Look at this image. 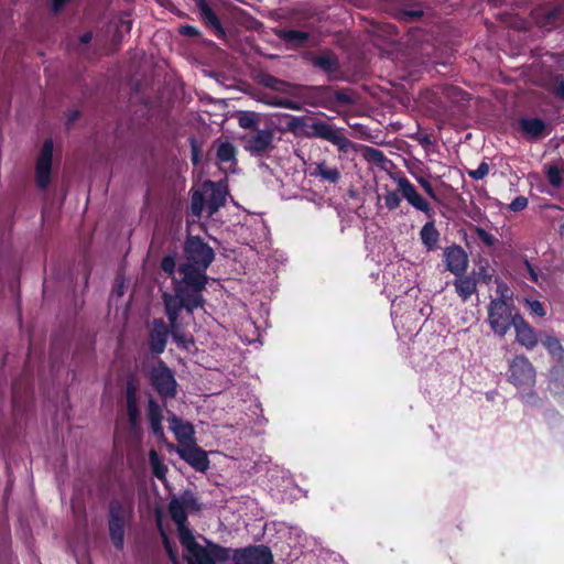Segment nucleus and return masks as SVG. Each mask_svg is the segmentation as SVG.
<instances>
[{"mask_svg":"<svg viewBox=\"0 0 564 564\" xmlns=\"http://www.w3.org/2000/svg\"><path fill=\"white\" fill-rule=\"evenodd\" d=\"M185 261L177 267V276H173L171 295L204 299L203 291L209 282L207 269L215 260L214 249L199 236L188 235L184 241Z\"/></svg>","mask_w":564,"mask_h":564,"instance_id":"f257e3e1","label":"nucleus"},{"mask_svg":"<svg viewBox=\"0 0 564 564\" xmlns=\"http://www.w3.org/2000/svg\"><path fill=\"white\" fill-rule=\"evenodd\" d=\"M164 312L171 326V336L176 343L178 348L188 350L191 346L195 345L193 335L184 334L182 332V324L180 315L182 310L188 314H193L197 308H203L205 299H191L171 295L169 292L162 294Z\"/></svg>","mask_w":564,"mask_h":564,"instance_id":"f03ea898","label":"nucleus"},{"mask_svg":"<svg viewBox=\"0 0 564 564\" xmlns=\"http://www.w3.org/2000/svg\"><path fill=\"white\" fill-rule=\"evenodd\" d=\"M180 543L186 551L184 558L188 564H217L225 563L230 558V547H225L208 539H205L206 544L202 545L193 533L185 535Z\"/></svg>","mask_w":564,"mask_h":564,"instance_id":"7ed1b4c3","label":"nucleus"},{"mask_svg":"<svg viewBox=\"0 0 564 564\" xmlns=\"http://www.w3.org/2000/svg\"><path fill=\"white\" fill-rule=\"evenodd\" d=\"M132 516L131 502L112 498L108 505V531L113 546L121 551L124 544L126 524Z\"/></svg>","mask_w":564,"mask_h":564,"instance_id":"20e7f679","label":"nucleus"},{"mask_svg":"<svg viewBox=\"0 0 564 564\" xmlns=\"http://www.w3.org/2000/svg\"><path fill=\"white\" fill-rule=\"evenodd\" d=\"M531 17L538 28L552 31L564 25V0H534Z\"/></svg>","mask_w":564,"mask_h":564,"instance_id":"39448f33","label":"nucleus"},{"mask_svg":"<svg viewBox=\"0 0 564 564\" xmlns=\"http://www.w3.org/2000/svg\"><path fill=\"white\" fill-rule=\"evenodd\" d=\"M302 95L311 105L325 108H332L337 104L351 105L354 102L349 94L343 89H335L333 86H305Z\"/></svg>","mask_w":564,"mask_h":564,"instance_id":"423d86ee","label":"nucleus"},{"mask_svg":"<svg viewBox=\"0 0 564 564\" xmlns=\"http://www.w3.org/2000/svg\"><path fill=\"white\" fill-rule=\"evenodd\" d=\"M512 303L503 299H492L488 305V323L491 330L503 337L516 323Z\"/></svg>","mask_w":564,"mask_h":564,"instance_id":"0eeeda50","label":"nucleus"},{"mask_svg":"<svg viewBox=\"0 0 564 564\" xmlns=\"http://www.w3.org/2000/svg\"><path fill=\"white\" fill-rule=\"evenodd\" d=\"M149 381L161 399H174L177 394V381L174 372L163 361L159 360L149 372Z\"/></svg>","mask_w":564,"mask_h":564,"instance_id":"6e6552de","label":"nucleus"},{"mask_svg":"<svg viewBox=\"0 0 564 564\" xmlns=\"http://www.w3.org/2000/svg\"><path fill=\"white\" fill-rule=\"evenodd\" d=\"M307 128L308 130L305 132V137L326 140L336 145L340 151H345L351 143L350 140L343 134L340 129H337L326 121L314 120Z\"/></svg>","mask_w":564,"mask_h":564,"instance_id":"1a4fd4ad","label":"nucleus"},{"mask_svg":"<svg viewBox=\"0 0 564 564\" xmlns=\"http://www.w3.org/2000/svg\"><path fill=\"white\" fill-rule=\"evenodd\" d=\"M243 148L252 156L263 158L271 152L274 145V131L270 128L259 129L242 138Z\"/></svg>","mask_w":564,"mask_h":564,"instance_id":"9d476101","label":"nucleus"},{"mask_svg":"<svg viewBox=\"0 0 564 564\" xmlns=\"http://www.w3.org/2000/svg\"><path fill=\"white\" fill-rule=\"evenodd\" d=\"M53 151V140L46 139L43 142L35 164V183L42 191L46 189L51 183Z\"/></svg>","mask_w":564,"mask_h":564,"instance_id":"9b49d317","label":"nucleus"},{"mask_svg":"<svg viewBox=\"0 0 564 564\" xmlns=\"http://www.w3.org/2000/svg\"><path fill=\"white\" fill-rule=\"evenodd\" d=\"M508 380L516 387H531L534 384L535 370L525 356L518 355L511 360Z\"/></svg>","mask_w":564,"mask_h":564,"instance_id":"f8f14e48","label":"nucleus"},{"mask_svg":"<svg viewBox=\"0 0 564 564\" xmlns=\"http://www.w3.org/2000/svg\"><path fill=\"white\" fill-rule=\"evenodd\" d=\"M231 552V557L237 564H273V554L270 547L263 544L235 549Z\"/></svg>","mask_w":564,"mask_h":564,"instance_id":"ddd939ff","label":"nucleus"},{"mask_svg":"<svg viewBox=\"0 0 564 564\" xmlns=\"http://www.w3.org/2000/svg\"><path fill=\"white\" fill-rule=\"evenodd\" d=\"M521 137L529 142H538L551 133L549 124L539 117H520L517 122Z\"/></svg>","mask_w":564,"mask_h":564,"instance_id":"4468645a","label":"nucleus"},{"mask_svg":"<svg viewBox=\"0 0 564 564\" xmlns=\"http://www.w3.org/2000/svg\"><path fill=\"white\" fill-rule=\"evenodd\" d=\"M202 24L217 39L226 40L227 31L216 11L207 0H195Z\"/></svg>","mask_w":564,"mask_h":564,"instance_id":"2eb2a0df","label":"nucleus"},{"mask_svg":"<svg viewBox=\"0 0 564 564\" xmlns=\"http://www.w3.org/2000/svg\"><path fill=\"white\" fill-rule=\"evenodd\" d=\"M176 453L195 470L205 473L209 468V458L207 452L197 445L196 442L177 446Z\"/></svg>","mask_w":564,"mask_h":564,"instance_id":"dca6fc26","label":"nucleus"},{"mask_svg":"<svg viewBox=\"0 0 564 564\" xmlns=\"http://www.w3.org/2000/svg\"><path fill=\"white\" fill-rule=\"evenodd\" d=\"M443 257L446 270L452 274L459 276L466 273L469 264V258L462 246L453 243L446 247L443 251Z\"/></svg>","mask_w":564,"mask_h":564,"instance_id":"f3484780","label":"nucleus"},{"mask_svg":"<svg viewBox=\"0 0 564 564\" xmlns=\"http://www.w3.org/2000/svg\"><path fill=\"white\" fill-rule=\"evenodd\" d=\"M170 335V324L167 325L162 318H154L148 334V346L150 351L153 355L163 354Z\"/></svg>","mask_w":564,"mask_h":564,"instance_id":"a211bd4d","label":"nucleus"},{"mask_svg":"<svg viewBox=\"0 0 564 564\" xmlns=\"http://www.w3.org/2000/svg\"><path fill=\"white\" fill-rule=\"evenodd\" d=\"M398 189L401 197L406 199L411 206L424 213L429 218L433 217L434 212L431 205L417 193L415 186L405 176L398 178Z\"/></svg>","mask_w":564,"mask_h":564,"instance_id":"6ab92c4d","label":"nucleus"},{"mask_svg":"<svg viewBox=\"0 0 564 564\" xmlns=\"http://www.w3.org/2000/svg\"><path fill=\"white\" fill-rule=\"evenodd\" d=\"M391 9L394 17L405 23L417 21L424 14L422 4L414 0H399Z\"/></svg>","mask_w":564,"mask_h":564,"instance_id":"aec40b11","label":"nucleus"},{"mask_svg":"<svg viewBox=\"0 0 564 564\" xmlns=\"http://www.w3.org/2000/svg\"><path fill=\"white\" fill-rule=\"evenodd\" d=\"M513 328L516 330V340L521 346L531 350L538 345L539 339L534 328L518 312H516Z\"/></svg>","mask_w":564,"mask_h":564,"instance_id":"412c9836","label":"nucleus"},{"mask_svg":"<svg viewBox=\"0 0 564 564\" xmlns=\"http://www.w3.org/2000/svg\"><path fill=\"white\" fill-rule=\"evenodd\" d=\"M124 395L128 421L132 426H134L140 417V409L138 405V382L132 376L127 379Z\"/></svg>","mask_w":564,"mask_h":564,"instance_id":"4be33fe9","label":"nucleus"},{"mask_svg":"<svg viewBox=\"0 0 564 564\" xmlns=\"http://www.w3.org/2000/svg\"><path fill=\"white\" fill-rule=\"evenodd\" d=\"M170 429L175 435V438L178 443L177 446L191 444L192 442H196L195 440V430L191 422L183 421L180 416L172 414L169 417Z\"/></svg>","mask_w":564,"mask_h":564,"instance_id":"5701e85b","label":"nucleus"},{"mask_svg":"<svg viewBox=\"0 0 564 564\" xmlns=\"http://www.w3.org/2000/svg\"><path fill=\"white\" fill-rule=\"evenodd\" d=\"M169 512L171 519L175 522L177 527L178 540L185 538V535H189L191 533H193L188 527L187 511L178 498H172L170 500Z\"/></svg>","mask_w":564,"mask_h":564,"instance_id":"b1692460","label":"nucleus"},{"mask_svg":"<svg viewBox=\"0 0 564 564\" xmlns=\"http://www.w3.org/2000/svg\"><path fill=\"white\" fill-rule=\"evenodd\" d=\"M310 62L315 68L326 73L328 76L339 70L338 57L332 51L313 54L310 57Z\"/></svg>","mask_w":564,"mask_h":564,"instance_id":"393cba45","label":"nucleus"},{"mask_svg":"<svg viewBox=\"0 0 564 564\" xmlns=\"http://www.w3.org/2000/svg\"><path fill=\"white\" fill-rule=\"evenodd\" d=\"M431 220L423 225L420 230V239L427 251H433L438 248L440 231L435 227V220Z\"/></svg>","mask_w":564,"mask_h":564,"instance_id":"a878e982","label":"nucleus"},{"mask_svg":"<svg viewBox=\"0 0 564 564\" xmlns=\"http://www.w3.org/2000/svg\"><path fill=\"white\" fill-rule=\"evenodd\" d=\"M454 286L457 295L464 302H466L473 294L477 292V281L475 276L466 275V273L456 276Z\"/></svg>","mask_w":564,"mask_h":564,"instance_id":"bb28decb","label":"nucleus"},{"mask_svg":"<svg viewBox=\"0 0 564 564\" xmlns=\"http://www.w3.org/2000/svg\"><path fill=\"white\" fill-rule=\"evenodd\" d=\"M148 420H149V425H150L152 433L156 437H163L164 431H163V426H162V420H163L162 410H161L160 405L158 404V402L152 399L149 401Z\"/></svg>","mask_w":564,"mask_h":564,"instance_id":"cd10ccee","label":"nucleus"},{"mask_svg":"<svg viewBox=\"0 0 564 564\" xmlns=\"http://www.w3.org/2000/svg\"><path fill=\"white\" fill-rule=\"evenodd\" d=\"M279 39L283 40L286 44L302 47L308 42L310 35L305 31L301 30H278L275 32Z\"/></svg>","mask_w":564,"mask_h":564,"instance_id":"c85d7f7f","label":"nucleus"},{"mask_svg":"<svg viewBox=\"0 0 564 564\" xmlns=\"http://www.w3.org/2000/svg\"><path fill=\"white\" fill-rule=\"evenodd\" d=\"M312 176L321 177L322 180L336 184L340 180V172L337 167H332L326 162L315 164L314 170L311 172Z\"/></svg>","mask_w":564,"mask_h":564,"instance_id":"c756f323","label":"nucleus"},{"mask_svg":"<svg viewBox=\"0 0 564 564\" xmlns=\"http://www.w3.org/2000/svg\"><path fill=\"white\" fill-rule=\"evenodd\" d=\"M541 344L557 362L564 361V347L561 340L552 335H545L541 338Z\"/></svg>","mask_w":564,"mask_h":564,"instance_id":"7c9ffc66","label":"nucleus"},{"mask_svg":"<svg viewBox=\"0 0 564 564\" xmlns=\"http://www.w3.org/2000/svg\"><path fill=\"white\" fill-rule=\"evenodd\" d=\"M546 89L557 99L564 101V75L557 74L554 75L547 86Z\"/></svg>","mask_w":564,"mask_h":564,"instance_id":"2f4dec72","label":"nucleus"},{"mask_svg":"<svg viewBox=\"0 0 564 564\" xmlns=\"http://www.w3.org/2000/svg\"><path fill=\"white\" fill-rule=\"evenodd\" d=\"M149 458L153 475L160 480L165 479L167 467L161 462L158 453L154 449L150 452Z\"/></svg>","mask_w":564,"mask_h":564,"instance_id":"473e14b6","label":"nucleus"},{"mask_svg":"<svg viewBox=\"0 0 564 564\" xmlns=\"http://www.w3.org/2000/svg\"><path fill=\"white\" fill-rule=\"evenodd\" d=\"M261 83L265 87H268V88H270L272 90L282 91V93H286L288 91L286 88L291 86L288 82L279 79L275 76L270 75V74L263 75V77L261 79Z\"/></svg>","mask_w":564,"mask_h":564,"instance_id":"72a5a7b5","label":"nucleus"},{"mask_svg":"<svg viewBox=\"0 0 564 564\" xmlns=\"http://www.w3.org/2000/svg\"><path fill=\"white\" fill-rule=\"evenodd\" d=\"M217 160L221 163L230 162L235 160L236 156V148L230 142H223L217 149L216 153Z\"/></svg>","mask_w":564,"mask_h":564,"instance_id":"f704fd0d","label":"nucleus"},{"mask_svg":"<svg viewBox=\"0 0 564 564\" xmlns=\"http://www.w3.org/2000/svg\"><path fill=\"white\" fill-rule=\"evenodd\" d=\"M239 127L242 129H249L252 132L259 130L258 123V115L256 112H242L238 118Z\"/></svg>","mask_w":564,"mask_h":564,"instance_id":"c9c22d12","label":"nucleus"},{"mask_svg":"<svg viewBox=\"0 0 564 564\" xmlns=\"http://www.w3.org/2000/svg\"><path fill=\"white\" fill-rule=\"evenodd\" d=\"M160 268L167 276L171 278V280L173 279V276H176L175 275V271H177L176 254L170 253V254L164 256L160 262Z\"/></svg>","mask_w":564,"mask_h":564,"instance_id":"e433bc0d","label":"nucleus"},{"mask_svg":"<svg viewBox=\"0 0 564 564\" xmlns=\"http://www.w3.org/2000/svg\"><path fill=\"white\" fill-rule=\"evenodd\" d=\"M180 501L184 505V508L189 511H200V505L197 497L191 490H186L180 498Z\"/></svg>","mask_w":564,"mask_h":564,"instance_id":"4c0bfd02","label":"nucleus"},{"mask_svg":"<svg viewBox=\"0 0 564 564\" xmlns=\"http://www.w3.org/2000/svg\"><path fill=\"white\" fill-rule=\"evenodd\" d=\"M471 230L477 235L478 239L487 247H494L498 243V239L485 230L482 227L473 226Z\"/></svg>","mask_w":564,"mask_h":564,"instance_id":"58836bf2","label":"nucleus"},{"mask_svg":"<svg viewBox=\"0 0 564 564\" xmlns=\"http://www.w3.org/2000/svg\"><path fill=\"white\" fill-rule=\"evenodd\" d=\"M161 541H162L163 547L167 554V557L172 562V564H178L180 561H178L177 550L175 549L169 534H163V538L161 539Z\"/></svg>","mask_w":564,"mask_h":564,"instance_id":"ea45409f","label":"nucleus"},{"mask_svg":"<svg viewBox=\"0 0 564 564\" xmlns=\"http://www.w3.org/2000/svg\"><path fill=\"white\" fill-rule=\"evenodd\" d=\"M191 147V161L194 166H198L202 161V149L198 144V141L195 137H189L188 139Z\"/></svg>","mask_w":564,"mask_h":564,"instance_id":"a19ab883","label":"nucleus"},{"mask_svg":"<svg viewBox=\"0 0 564 564\" xmlns=\"http://www.w3.org/2000/svg\"><path fill=\"white\" fill-rule=\"evenodd\" d=\"M205 198L200 192H195L191 200V212L194 216H200L204 208Z\"/></svg>","mask_w":564,"mask_h":564,"instance_id":"79ce46f5","label":"nucleus"},{"mask_svg":"<svg viewBox=\"0 0 564 564\" xmlns=\"http://www.w3.org/2000/svg\"><path fill=\"white\" fill-rule=\"evenodd\" d=\"M399 191L395 192V191H388L386 193V195L383 196L384 198V204H386V207L389 209V210H394L397 209L400 204H401V196L399 195Z\"/></svg>","mask_w":564,"mask_h":564,"instance_id":"37998d69","label":"nucleus"},{"mask_svg":"<svg viewBox=\"0 0 564 564\" xmlns=\"http://www.w3.org/2000/svg\"><path fill=\"white\" fill-rule=\"evenodd\" d=\"M546 178H547L549 183L553 187H556V188L560 187L562 185V182H563L561 171L555 165H552V166H550L547 169Z\"/></svg>","mask_w":564,"mask_h":564,"instance_id":"c03bdc74","label":"nucleus"},{"mask_svg":"<svg viewBox=\"0 0 564 564\" xmlns=\"http://www.w3.org/2000/svg\"><path fill=\"white\" fill-rule=\"evenodd\" d=\"M490 171L489 164L486 161H482L476 170H469L467 171V174L469 177H471L475 181H479L485 178Z\"/></svg>","mask_w":564,"mask_h":564,"instance_id":"a18cd8bd","label":"nucleus"},{"mask_svg":"<svg viewBox=\"0 0 564 564\" xmlns=\"http://www.w3.org/2000/svg\"><path fill=\"white\" fill-rule=\"evenodd\" d=\"M473 274L477 281V284H489L492 280V274L490 273L487 265H480L477 271L473 272Z\"/></svg>","mask_w":564,"mask_h":564,"instance_id":"49530a36","label":"nucleus"},{"mask_svg":"<svg viewBox=\"0 0 564 564\" xmlns=\"http://www.w3.org/2000/svg\"><path fill=\"white\" fill-rule=\"evenodd\" d=\"M224 204H225V195L220 192H213L212 197L208 203L209 213L214 214Z\"/></svg>","mask_w":564,"mask_h":564,"instance_id":"de8ad7c7","label":"nucleus"},{"mask_svg":"<svg viewBox=\"0 0 564 564\" xmlns=\"http://www.w3.org/2000/svg\"><path fill=\"white\" fill-rule=\"evenodd\" d=\"M178 33L186 37H202L203 36V32L198 28L191 25V24L181 25L178 28Z\"/></svg>","mask_w":564,"mask_h":564,"instance_id":"09e8293b","label":"nucleus"},{"mask_svg":"<svg viewBox=\"0 0 564 564\" xmlns=\"http://www.w3.org/2000/svg\"><path fill=\"white\" fill-rule=\"evenodd\" d=\"M273 106L290 109V110H301L300 102L289 99V98H276L273 102Z\"/></svg>","mask_w":564,"mask_h":564,"instance_id":"8fccbe9b","label":"nucleus"},{"mask_svg":"<svg viewBox=\"0 0 564 564\" xmlns=\"http://www.w3.org/2000/svg\"><path fill=\"white\" fill-rule=\"evenodd\" d=\"M416 182L421 185L424 192L433 199H436V193L431 184V182L424 176H416Z\"/></svg>","mask_w":564,"mask_h":564,"instance_id":"3c124183","label":"nucleus"},{"mask_svg":"<svg viewBox=\"0 0 564 564\" xmlns=\"http://www.w3.org/2000/svg\"><path fill=\"white\" fill-rule=\"evenodd\" d=\"M528 206V198L524 196H517L511 204L509 205V209L511 212L518 213L525 209Z\"/></svg>","mask_w":564,"mask_h":564,"instance_id":"603ef678","label":"nucleus"},{"mask_svg":"<svg viewBox=\"0 0 564 564\" xmlns=\"http://www.w3.org/2000/svg\"><path fill=\"white\" fill-rule=\"evenodd\" d=\"M21 397H20V388L19 382L13 381L12 382V404L13 408H18L20 403Z\"/></svg>","mask_w":564,"mask_h":564,"instance_id":"864d4df0","label":"nucleus"},{"mask_svg":"<svg viewBox=\"0 0 564 564\" xmlns=\"http://www.w3.org/2000/svg\"><path fill=\"white\" fill-rule=\"evenodd\" d=\"M530 308L533 314H535L540 317H543L545 315V310H544L542 303L536 300L530 302Z\"/></svg>","mask_w":564,"mask_h":564,"instance_id":"5fc2aeb1","label":"nucleus"},{"mask_svg":"<svg viewBox=\"0 0 564 564\" xmlns=\"http://www.w3.org/2000/svg\"><path fill=\"white\" fill-rule=\"evenodd\" d=\"M305 124V118L304 117H294L289 122V130L292 132H295L299 127H303Z\"/></svg>","mask_w":564,"mask_h":564,"instance_id":"6e6d98bb","label":"nucleus"},{"mask_svg":"<svg viewBox=\"0 0 564 564\" xmlns=\"http://www.w3.org/2000/svg\"><path fill=\"white\" fill-rule=\"evenodd\" d=\"M69 1L70 0H51L52 12L55 14L59 13Z\"/></svg>","mask_w":564,"mask_h":564,"instance_id":"4d7b16f0","label":"nucleus"},{"mask_svg":"<svg viewBox=\"0 0 564 564\" xmlns=\"http://www.w3.org/2000/svg\"><path fill=\"white\" fill-rule=\"evenodd\" d=\"M82 116L79 110H70L67 113L66 128L69 129L72 124Z\"/></svg>","mask_w":564,"mask_h":564,"instance_id":"13d9d810","label":"nucleus"},{"mask_svg":"<svg viewBox=\"0 0 564 564\" xmlns=\"http://www.w3.org/2000/svg\"><path fill=\"white\" fill-rule=\"evenodd\" d=\"M155 524H156V529L160 533V536L162 539L163 534H167V533L163 527V520H162V514H161L160 510H156V512H155Z\"/></svg>","mask_w":564,"mask_h":564,"instance_id":"bf43d9fd","label":"nucleus"},{"mask_svg":"<svg viewBox=\"0 0 564 564\" xmlns=\"http://www.w3.org/2000/svg\"><path fill=\"white\" fill-rule=\"evenodd\" d=\"M447 94L453 97H457L458 99H462V100L464 99V96L466 95V93H464L460 88H457V87L448 88Z\"/></svg>","mask_w":564,"mask_h":564,"instance_id":"052dcab7","label":"nucleus"},{"mask_svg":"<svg viewBox=\"0 0 564 564\" xmlns=\"http://www.w3.org/2000/svg\"><path fill=\"white\" fill-rule=\"evenodd\" d=\"M370 158L375 161L381 160L383 158V154L380 150L370 148L369 149Z\"/></svg>","mask_w":564,"mask_h":564,"instance_id":"680f3d73","label":"nucleus"},{"mask_svg":"<svg viewBox=\"0 0 564 564\" xmlns=\"http://www.w3.org/2000/svg\"><path fill=\"white\" fill-rule=\"evenodd\" d=\"M91 40H93V32H90V31L85 32V33H83V34L79 36V42H80L82 44H88Z\"/></svg>","mask_w":564,"mask_h":564,"instance_id":"e2e57ef3","label":"nucleus"},{"mask_svg":"<svg viewBox=\"0 0 564 564\" xmlns=\"http://www.w3.org/2000/svg\"><path fill=\"white\" fill-rule=\"evenodd\" d=\"M527 264H528V267H529V269H530V273H531L532 280H533V281H536V279H538V278H536L535 272H534V271H533V269L530 267L529 262H527Z\"/></svg>","mask_w":564,"mask_h":564,"instance_id":"0e129e2a","label":"nucleus"},{"mask_svg":"<svg viewBox=\"0 0 564 564\" xmlns=\"http://www.w3.org/2000/svg\"><path fill=\"white\" fill-rule=\"evenodd\" d=\"M121 24L126 26L127 31H130V29H131V22L130 21H121Z\"/></svg>","mask_w":564,"mask_h":564,"instance_id":"69168bd1","label":"nucleus"},{"mask_svg":"<svg viewBox=\"0 0 564 564\" xmlns=\"http://www.w3.org/2000/svg\"><path fill=\"white\" fill-rule=\"evenodd\" d=\"M159 2L161 6L166 7V8L169 4H171V0H159Z\"/></svg>","mask_w":564,"mask_h":564,"instance_id":"338daca9","label":"nucleus"},{"mask_svg":"<svg viewBox=\"0 0 564 564\" xmlns=\"http://www.w3.org/2000/svg\"><path fill=\"white\" fill-rule=\"evenodd\" d=\"M560 234L564 236V223L560 226Z\"/></svg>","mask_w":564,"mask_h":564,"instance_id":"774afa93","label":"nucleus"}]
</instances>
